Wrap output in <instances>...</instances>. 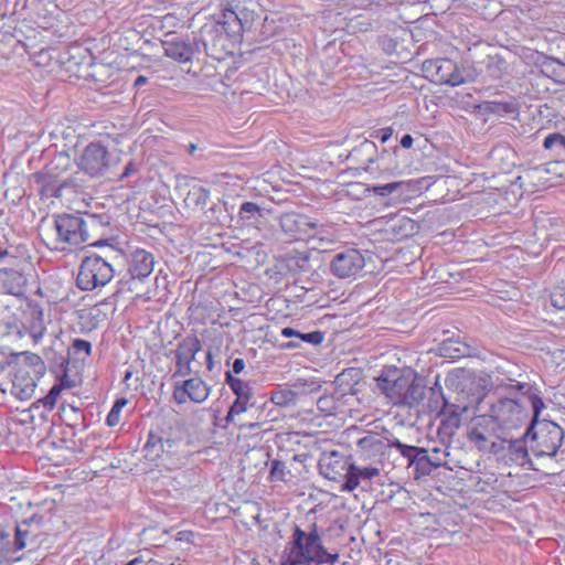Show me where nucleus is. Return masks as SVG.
I'll use <instances>...</instances> for the list:
<instances>
[{"mask_svg":"<svg viewBox=\"0 0 565 565\" xmlns=\"http://www.w3.org/2000/svg\"><path fill=\"white\" fill-rule=\"evenodd\" d=\"M129 290L134 291L138 289V284H142L148 278L154 266L153 255L142 248H136L129 252L127 255Z\"/></svg>","mask_w":565,"mask_h":565,"instance_id":"obj_11","label":"nucleus"},{"mask_svg":"<svg viewBox=\"0 0 565 565\" xmlns=\"http://www.w3.org/2000/svg\"><path fill=\"white\" fill-rule=\"evenodd\" d=\"M408 375L396 366H385L375 379L376 387L385 394L394 404L401 403L402 392Z\"/></svg>","mask_w":565,"mask_h":565,"instance_id":"obj_14","label":"nucleus"},{"mask_svg":"<svg viewBox=\"0 0 565 565\" xmlns=\"http://www.w3.org/2000/svg\"><path fill=\"white\" fill-rule=\"evenodd\" d=\"M476 349L460 339L449 338L444 340L439 347V355L446 359L459 360L461 358L471 356Z\"/></svg>","mask_w":565,"mask_h":565,"instance_id":"obj_27","label":"nucleus"},{"mask_svg":"<svg viewBox=\"0 0 565 565\" xmlns=\"http://www.w3.org/2000/svg\"><path fill=\"white\" fill-rule=\"evenodd\" d=\"M290 473L285 462L273 460L269 477L271 481H286V475Z\"/></svg>","mask_w":565,"mask_h":565,"instance_id":"obj_52","label":"nucleus"},{"mask_svg":"<svg viewBox=\"0 0 565 565\" xmlns=\"http://www.w3.org/2000/svg\"><path fill=\"white\" fill-rule=\"evenodd\" d=\"M137 171H138V166L134 161H129L126 164L122 173L120 174L119 180L128 178V177L135 174Z\"/></svg>","mask_w":565,"mask_h":565,"instance_id":"obj_59","label":"nucleus"},{"mask_svg":"<svg viewBox=\"0 0 565 565\" xmlns=\"http://www.w3.org/2000/svg\"><path fill=\"white\" fill-rule=\"evenodd\" d=\"M222 18L230 32H232V36L241 41L243 32L252 29L254 11L246 8H227L223 11Z\"/></svg>","mask_w":565,"mask_h":565,"instance_id":"obj_21","label":"nucleus"},{"mask_svg":"<svg viewBox=\"0 0 565 565\" xmlns=\"http://www.w3.org/2000/svg\"><path fill=\"white\" fill-rule=\"evenodd\" d=\"M375 156V142L371 140H364L351 150L349 159L360 164L366 172L375 173V168L373 167Z\"/></svg>","mask_w":565,"mask_h":565,"instance_id":"obj_23","label":"nucleus"},{"mask_svg":"<svg viewBox=\"0 0 565 565\" xmlns=\"http://www.w3.org/2000/svg\"><path fill=\"white\" fill-rule=\"evenodd\" d=\"M565 433L556 423L543 419L541 423L530 422L523 435L529 440L530 451L536 459L555 458L565 465Z\"/></svg>","mask_w":565,"mask_h":565,"instance_id":"obj_1","label":"nucleus"},{"mask_svg":"<svg viewBox=\"0 0 565 565\" xmlns=\"http://www.w3.org/2000/svg\"><path fill=\"white\" fill-rule=\"evenodd\" d=\"M188 200H190L195 206L203 207L210 200V191L202 186L193 188L188 194Z\"/></svg>","mask_w":565,"mask_h":565,"instance_id":"obj_51","label":"nucleus"},{"mask_svg":"<svg viewBox=\"0 0 565 565\" xmlns=\"http://www.w3.org/2000/svg\"><path fill=\"white\" fill-rule=\"evenodd\" d=\"M415 461V466L413 467V475L415 479L429 476L434 468H438L443 465V460L434 459L426 448H424V454H420L419 458Z\"/></svg>","mask_w":565,"mask_h":565,"instance_id":"obj_36","label":"nucleus"},{"mask_svg":"<svg viewBox=\"0 0 565 565\" xmlns=\"http://www.w3.org/2000/svg\"><path fill=\"white\" fill-rule=\"evenodd\" d=\"M46 359L49 360L50 367L54 370V372L63 373V377L61 379V384L53 385L47 394L42 397L39 402H41L45 408L53 409L57 397L60 396L62 388L71 387L67 379V370H68V360L62 354H57L55 351L51 350L45 353Z\"/></svg>","mask_w":565,"mask_h":565,"instance_id":"obj_16","label":"nucleus"},{"mask_svg":"<svg viewBox=\"0 0 565 565\" xmlns=\"http://www.w3.org/2000/svg\"><path fill=\"white\" fill-rule=\"evenodd\" d=\"M281 335L285 338H297L299 341L312 344V345H319L324 340V333L322 331L316 330L308 333H302L298 330H295L290 327H285L281 329Z\"/></svg>","mask_w":565,"mask_h":565,"instance_id":"obj_38","label":"nucleus"},{"mask_svg":"<svg viewBox=\"0 0 565 565\" xmlns=\"http://www.w3.org/2000/svg\"><path fill=\"white\" fill-rule=\"evenodd\" d=\"M551 306L565 313V285L556 286L550 295ZM565 323V316L562 317Z\"/></svg>","mask_w":565,"mask_h":565,"instance_id":"obj_47","label":"nucleus"},{"mask_svg":"<svg viewBox=\"0 0 565 565\" xmlns=\"http://www.w3.org/2000/svg\"><path fill=\"white\" fill-rule=\"evenodd\" d=\"M254 402H242V401H234L231 405L227 415L225 417L227 423H233L235 420L236 416L242 415L243 413H246L248 409L254 407Z\"/></svg>","mask_w":565,"mask_h":565,"instance_id":"obj_50","label":"nucleus"},{"mask_svg":"<svg viewBox=\"0 0 565 565\" xmlns=\"http://www.w3.org/2000/svg\"><path fill=\"white\" fill-rule=\"evenodd\" d=\"M328 551L322 545L317 524H311L307 533L296 526L290 542V552L282 565H319L323 564Z\"/></svg>","mask_w":565,"mask_h":565,"instance_id":"obj_3","label":"nucleus"},{"mask_svg":"<svg viewBox=\"0 0 565 565\" xmlns=\"http://www.w3.org/2000/svg\"><path fill=\"white\" fill-rule=\"evenodd\" d=\"M115 276L113 265L99 255L86 256L82 259L76 285L81 290L93 291L106 286Z\"/></svg>","mask_w":565,"mask_h":565,"instance_id":"obj_6","label":"nucleus"},{"mask_svg":"<svg viewBox=\"0 0 565 565\" xmlns=\"http://www.w3.org/2000/svg\"><path fill=\"white\" fill-rule=\"evenodd\" d=\"M543 147L546 150L554 151L557 156L565 153V135L553 132L544 138Z\"/></svg>","mask_w":565,"mask_h":565,"instance_id":"obj_43","label":"nucleus"},{"mask_svg":"<svg viewBox=\"0 0 565 565\" xmlns=\"http://www.w3.org/2000/svg\"><path fill=\"white\" fill-rule=\"evenodd\" d=\"M40 534V520L35 516L18 523L15 526V548L23 550L28 546L36 545L39 543L38 539Z\"/></svg>","mask_w":565,"mask_h":565,"instance_id":"obj_22","label":"nucleus"},{"mask_svg":"<svg viewBox=\"0 0 565 565\" xmlns=\"http://www.w3.org/2000/svg\"><path fill=\"white\" fill-rule=\"evenodd\" d=\"M11 553L10 533L0 529V565H2Z\"/></svg>","mask_w":565,"mask_h":565,"instance_id":"obj_53","label":"nucleus"},{"mask_svg":"<svg viewBox=\"0 0 565 565\" xmlns=\"http://www.w3.org/2000/svg\"><path fill=\"white\" fill-rule=\"evenodd\" d=\"M298 392L288 387H277L270 393V402L279 407L294 406L297 403Z\"/></svg>","mask_w":565,"mask_h":565,"instance_id":"obj_39","label":"nucleus"},{"mask_svg":"<svg viewBox=\"0 0 565 565\" xmlns=\"http://www.w3.org/2000/svg\"><path fill=\"white\" fill-rule=\"evenodd\" d=\"M172 396L177 404H184L186 401H190L189 392L183 382L175 383Z\"/></svg>","mask_w":565,"mask_h":565,"instance_id":"obj_55","label":"nucleus"},{"mask_svg":"<svg viewBox=\"0 0 565 565\" xmlns=\"http://www.w3.org/2000/svg\"><path fill=\"white\" fill-rule=\"evenodd\" d=\"M329 236L330 233L328 226L317 223V227L312 228L310 235L307 237L306 241L312 243L319 241L320 244L318 246H315V248H318L322 247L324 243H330L332 241Z\"/></svg>","mask_w":565,"mask_h":565,"instance_id":"obj_48","label":"nucleus"},{"mask_svg":"<svg viewBox=\"0 0 565 565\" xmlns=\"http://www.w3.org/2000/svg\"><path fill=\"white\" fill-rule=\"evenodd\" d=\"M281 231L294 239H307L312 228L317 227V222L309 216L289 212L284 213L279 218Z\"/></svg>","mask_w":565,"mask_h":565,"instance_id":"obj_17","label":"nucleus"},{"mask_svg":"<svg viewBox=\"0 0 565 565\" xmlns=\"http://www.w3.org/2000/svg\"><path fill=\"white\" fill-rule=\"evenodd\" d=\"M238 216L244 223L254 224L264 218V209L254 202L246 201L239 206Z\"/></svg>","mask_w":565,"mask_h":565,"instance_id":"obj_41","label":"nucleus"},{"mask_svg":"<svg viewBox=\"0 0 565 565\" xmlns=\"http://www.w3.org/2000/svg\"><path fill=\"white\" fill-rule=\"evenodd\" d=\"M92 353V343L84 339H75L72 345L68 348L66 356L67 359L73 355L78 360H85Z\"/></svg>","mask_w":565,"mask_h":565,"instance_id":"obj_44","label":"nucleus"},{"mask_svg":"<svg viewBox=\"0 0 565 565\" xmlns=\"http://www.w3.org/2000/svg\"><path fill=\"white\" fill-rule=\"evenodd\" d=\"M25 278L17 269H0V294L20 296L23 294Z\"/></svg>","mask_w":565,"mask_h":565,"instance_id":"obj_24","label":"nucleus"},{"mask_svg":"<svg viewBox=\"0 0 565 565\" xmlns=\"http://www.w3.org/2000/svg\"><path fill=\"white\" fill-rule=\"evenodd\" d=\"M497 425L490 414L476 417L467 429V438L479 450H484L489 440L494 436Z\"/></svg>","mask_w":565,"mask_h":565,"instance_id":"obj_18","label":"nucleus"},{"mask_svg":"<svg viewBox=\"0 0 565 565\" xmlns=\"http://www.w3.org/2000/svg\"><path fill=\"white\" fill-rule=\"evenodd\" d=\"M529 440H512L509 441L508 452L513 461H515L520 466H525L526 463H531L529 449L525 445Z\"/></svg>","mask_w":565,"mask_h":565,"instance_id":"obj_40","label":"nucleus"},{"mask_svg":"<svg viewBox=\"0 0 565 565\" xmlns=\"http://www.w3.org/2000/svg\"><path fill=\"white\" fill-rule=\"evenodd\" d=\"M473 381L468 377L455 379L448 376L446 379L447 387H456L457 396L455 401L444 396L443 411L448 415L449 423L456 427L460 424V415L482 399L481 392H473Z\"/></svg>","mask_w":565,"mask_h":565,"instance_id":"obj_5","label":"nucleus"},{"mask_svg":"<svg viewBox=\"0 0 565 565\" xmlns=\"http://www.w3.org/2000/svg\"><path fill=\"white\" fill-rule=\"evenodd\" d=\"M128 404L125 397L117 398L106 417V424L109 427H115L120 423V414L122 408Z\"/></svg>","mask_w":565,"mask_h":565,"instance_id":"obj_46","label":"nucleus"},{"mask_svg":"<svg viewBox=\"0 0 565 565\" xmlns=\"http://www.w3.org/2000/svg\"><path fill=\"white\" fill-rule=\"evenodd\" d=\"M479 108L484 114H493L500 117L515 115L519 110L516 99L511 96L502 99L484 100Z\"/></svg>","mask_w":565,"mask_h":565,"instance_id":"obj_31","label":"nucleus"},{"mask_svg":"<svg viewBox=\"0 0 565 565\" xmlns=\"http://www.w3.org/2000/svg\"><path fill=\"white\" fill-rule=\"evenodd\" d=\"M98 226L94 215L58 214L53 222L54 248L64 250L66 247H78L88 243L92 231Z\"/></svg>","mask_w":565,"mask_h":565,"instance_id":"obj_2","label":"nucleus"},{"mask_svg":"<svg viewBox=\"0 0 565 565\" xmlns=\"http://www.w3.org/2000/svg\"><path fill=\"white\" fill-rule=\"evenodd\" d=\"M393 135V129L391 127L380 129L375 132V137L381 140L382 143H385Z\"/></svg>","mask_w":565,"mask_h":565,"instance_id":"obj_60","label":"nucleus"},{"mask_svg":"<svg viewBox=\"0 0 565 565\" xmlns=\"http://www.w3.org/2000/svg\"><path fill=\"white\" fill-rule=\"evenodd\" d=\"M225 383L236 395L235 401L254 402L253 387L249 382L235 377L231 372L225 373Z\"/></svg>","mask_w":565,"mask_h":565,"instance_id":"obj_34","label":"nucleus"},{"mask_svg":"<svg viewBox=\"0 0 565 565\" xmlns=\"http://www.w3.org/2000/svg\"><path fill=\"white\" fill-rule=\"evenodd\" d=\"M414 139L409 134H406L401 139V146L403 148L409 149L413 146Z\"/></svg>","mask_w":565,"mask_h":565,"instance_id":"obj_64","label":"nucleus"},{"mask_svg":"<svg viewBox=\"0 0 565 565\" xmlns=\"http://www.w3.org/2000/svg\"><path fill=\"white\" fill-rule=\"evenodd\" d=\"M70 164V157L68 156H64V154H60L57 156L52 162H51V166L55 167L56 169L61 168L62 170H66V168L68 167Z\"/></svg>","mask_w":565,"mask_h":565,"instance_id":"obj_57","label":"nucleus"},{"mask_svg":"<svg viewBox=\"0 0 565 565\" xmlns=\"http://www.w3.org/2000/svg\"><path fill=\"white\" fill-rule=\"evenodd\" d=\"M163 446H164V454H172L174 451V447L177 445L174 439H171L169 437L163 436Z\"/></svg>","mask_w":565,"mask_h":565,"instance_id":"obj_62","label":"nucleus"},{"mask_svg":"<svg viewBox=\"0 0 565 565\" xmlns=\"http://www.w3.org/2000/svg\"><path fill=\"white\" fill-rule=\"evenodd\" d=\"M21 355L24 356V362L32 369L33 374L36 377L44 375L46 366L43 359L39 354L25 351L22 352Z\"/></svg>","mask_w":565,"mask_h":565,"instance_id":"obj_45","label":"nucleus"},{"mask_svg":"<svg viewBox=\"0 0 565 565\" xmlns=\"http://www.w3.org/2000/svg\"><path fill=\"white\" fill-rule=\"evenodd\" d=\"M51 322L50 317L46 318L44 310L39 305L29 306L24 315L23 327L30 335L34 344L40 343L47 330V323Z\"/></svg>","mask_w":565,"mask_h":565,"instance_id":"obj_20","label":"nucleus"},{"mask_svg":"<svg viewBox=\"0 0 565 565\" xmlns=\"http://www.w3.org/2000/svg\"><path fill=\"white\" fill-rule=\"evenodd\" d=\"M403 183L402 182H391L386 184H379L369 188V191H372L374 194L380 196H387L392 194L396 189H398Z\"/></svg>","mask_w":565,"mask_h":565,"instance_id":"obj_54","label":"nucleus"},{"mask_svg":"<svg viewBox=\"0 0 565 565\" xmlns=\"http://www.w3.org/2000/svg\"><path fill=\"white\" fill-rule=\"evenodd\" d=\"M510 388H515L522 393V399H524L525 406L530 405L532 407L533 416L530 422L541 423L540 415L545 408V403L542 397L536 393V390L529 383L524 382H515V384H509Z\"/></svg>","mask_w":565,"mask_h":565,"instance_id":"obj_25","label":"nucleus"},{"mask_svg":"<svg viewBox=\"0 0 565 565\" xmlns=\"http://www.w3.org/2000/svg\"><path fill=\"white\" fill-rule=\"evenodd\" d=\"M365 266L363 255L358 249H347L335 254L330 264L331 273L341 279L354 278Z\"/></svg>","mask_w":565,"mask_h":565,"instance_id":"obj_13","label":"nucleus"},{"mask_svg":"<svg viewBox=\"0 0 565 565\" xmlns=\"http://www.w3.org/2000/svg\"><path fill=\"white\" fill-rule=\"evenodd\" d=\"M201 349V341L195 335H188L178 343L177 349L171 351L174 354L177 367L172 379L184 377L192 373L191 363Z\"/></svg>","mask_w":565,"mask_h":565,"instance_id":"obj_12","label":"nucleus"},{"mask_svg":"<svg viewBox=\"0 0 565 565\" xmlns=\"http://www.w3.org/2000/svg\"><path fill=\"white\" fill-rule=\"evenodd\" d=\"M393 435L382 436L377 433H369L356 443V456L359 460L380 467L391 448H394Z\"/></svg>","mask_w":565,"mask_h":565,"instance_id":"obj_8","label":"nucleus"},{"mask_svg":"<svg viewBox=\"0 0 565 565\" xmlns=\"http://www.w3.org/2000/svg\"><path fill=\"white\" fill-rule=\"evenodd\" d=\"M154 564H156V562L152 558L145 561L142 558V556H139V557H135L134 559L129 561L125 565H154Z\"/></svg>","mask_w":565,"mask_h":565,"instance_id":"obj_63","label":"nucleus"},{"mask_svg":"<svg viewBox=\"0 0 565 565\" xmlns=\"http://www.w3.org/2000/svg\"><path fill=\"white\" fill-rule=\"evenodd\" d=\"M338 397L334 395H322L317 401V407L326 415H334L338 409Z\"/></svg>","mask_w":565,"mask_h":565,"instance_id":"obj_49","label":"nucleus"},{"mask_svg":"<svg viewBox=\"0 0 565 565\" xmlns=\"http://www.w3.org/2000/svg\"><path fill=\"white\" fill-rule=\"evenodd\" d=\"M359 375V371L355 370V369H348V370H344L343 372H341L337 377H335V382L342 386L343 384H349L348 380L349 377L350 379H353V376H358Z\"/></svg>","mask_w":565,"mask_h":565,"instance_id":"obj_56","label":"nucleus"},{"mask_svg":"<svg viewBox=\"0 0 565 565\" xmlns=\"http://www.w3.org/2000/svg\"><path fill=\"white\" fill-rule=\"evenodd\" d=\"M245 369V361L241 358L235 359L232 363V370L230 371L232 375L239 374Z\"/></svg>","mask_w":565,"mask_h":565,"instance_id":"obj_61","label":"nucleus"},{"mask_svg":"<svg viewBox=\"0 0 565 565\" xmlns=\"http://www.w3.org/2000/svg\"><path fill=\"white\" fill-rule=\"evenodd\" d=\"M401 403L408 407L418 405L425 397V386L415 377L408 375L402 392Z\"/></svg>","mask_w":565,"mask_h":565,"instance_id":"obj_32","label":"nucleus"},{"mask_svg":"<svg viewBox=\"0 0 565 565\" xmlns=\"http://www.w3.org/2000/svg\"><path fill=\"white\" fill-rule=\"evenodd\" d=\"M352 462L348 457L337 450L324 451L320 456L318 466L320 473L329 480H347Z\"/></svg>","mask_w":565,"mask_h":565,"instance_id":"obj_15","label":"nucleus"},{"mask_svg":"<svg viewBox=\"0 0 565 565\" xmlns=\"http://www.w3.org/2000/svg\"><path fill=\"white\" fill-rule=\"evenodd\" d=\"M36 388V382L33 376L23 374L22 372H19L15 374L12 385V394L21 399V401H28L30 399Z\"/></svg>","mask_w":565,"mask_h":565,"instance_id":"obj_33","label":"nucleus"},{"mask_svg":"<svg viewBox=\"0 0 565 565\" xmlns=\"http://www.w3.org/2000/svg\"><path fill=\"white\" fill-rule=\"evenodd\" d=\"M490 415L499 426L512 429L527 422L529 411L522 396L501 397L491 404Z\"/></svg>","mask_w":565,"mask_h":565,"instance_id":"obj_7","label":"nucleus"},{"mask_svg":"<svg viewBox=\"0 0 565 565\" xmlns=\"http://www.w3.org/2000/svg\"><path fill=\"white\" fill-rule=\"evenodd\" d=\"M392 443H394V449H396L401 456L406 459L408 468H413L416 462L415 460L419 458L420 454H424L423 447L403 444L398 438H394Z\"/></svg>","mask_w":565,"mask_h":565,"instance_id":"obj_42","label":"nucleus"},{"mask_svg":"<svg viewBox=\"0 0 565 565\" xmlns=\"http://www.w3.org/2000/svg\"><path fill=\"white\" fill-rule=\"evenodd\" d=\"M380 467L374 465H358L352 462L347 480L341 486V490L352 492L358 488H366L371 486V481L380 476Z\"/></svg>","mask_w":565,"mask_h":565,"instance_id":"obj_19","label":"nucleus"},{"mask_svg":"<svg viewBox=\"0 0 565 565\" xmlns=\"http://www.w3.org/2000/svg\"><path fill=\"white\" fill-rule=\"evenodd\" d=\"M310 259L311 257L309 252H301L298 249H291L281 257L286 269L294 275L310 271Z\"/></svg>","mask_w":565,"mask_h":565,"instance_id":"obj_30","label":"nucleus"},{"mask_svg":"<svg viewBox=\"0 0 565 565\" xmlns=\"http://www.w3.org/2000/svg\"><path fill=\"white\" fill-rule=\"evenodd\" d=\"M296 387L300 388V392L305 393V392H316L320 388V385L316 382H310V383H297L295 384Z\"/></svg>","mask_w":565,"mask_h":565,"instance_id":"obj_58","label":"nucleus"},{"mask_svg":"<svg viewBox=\"0 0 565 565\" xmlns=\"http://www.w3.org/2000/svg\"><path fill=\"white\" fill-rule=\"evenodd\" d=\"M190 396V401L196 404L205 402L211 393V386L200 377H191L183 381Z\"/></svg>","mask_w":565,"mask_h":565,"instance_id":"obj_35","label":"nucleus"},{"mask_svg":"<svg viewBox=\"0 0 565 565\" xmlns=\"http://www.w3.org/2000/svg\"><path fill=\"white\" fill-rule=\"evenodd\" d=\"M120 159L99 142H89L76 160L78 169L90 178H107L115 172Z\"/></svg>","mask_w":565,"mask_h":565,"instance_id":"obj_4","label":"nucleus"},{"mask_svg":"<svg viewBox=\"0 0 565 565\" xmlns=\"http://www.w3.org/2000/svg\"><path fill=\"white\" fill-rule=\"evenodd\" d=\"M398 147L393 151L383 149L381 153L376 150V156L373 161L375 168L374 174H396L401 172V167L397 161Z\"/></svg>","mask_w":565,"mask_h":565,"instance_id":"obj_28","label":"nucleus"},{"mask_svg":"<svg viewBox=\"0 0 565 565\" xmlns=\"http://www.w3.org/2000/svg\"><path fill=\"white\" fill-rule=\"evenodd\" d=\"M238 39L232 36V32L221 18L211 29L204 31L203 44L207 55L221 58L223 53L230 51L232 46L238 43Z\"/></svg>","mask_w":565,"mask_h":565,"instance_id":"obj_10","label":"nucleus"},{"mask_svg":"<svg viewBox=\"0 0 565 565\" xmlns=\"http://www.w3.org/2000/svg\"><path fill=\"white\" fill-rule=\"evenodd\" d=\"M163 435L149 433L148 440L143 446V457L147 460L154 461L164 454Z\"/></svg>","mask_w":565,"mask_h":565,"instance_id":"obj_37","label":"nucleus"},{"mask_svg":"<svg viewBox=\"0 0 565 565\" xmlns=\"http://www.w3.org/2000/svg\"><path fill=\"white\" fill-rule=\"evenodd\" d=\"M164 54L178 62H189L193 56V47L190 42L182 38H173L162 42Z\"/></svg>","mask_w":565,"mask_h":565,"instance_id":"obj_29","label":"nucleus"},{"mask_svg":"<svg viewBox=\"0 0 565 565\" xmlns=\"http://www.w3.org/2000/svg\"><path fill=\"white\" fill-rule=\"evenodd\" d=\"M425 77L435 84L458 86L465 83L457 64L449 58L426 60L422 65Z\"/></svg>","mask_w":565,"mask_h":565,"instance_id":"obj_9","label":"nucleus"},{"mask_svg":"<svg viewBox=\"0 0 565 565\" xmlns=\"http://www.w3.org/2000/svg\"><path fill=\"white\" fill-rule=\"evenodd\" d=\"M418 227V224L414 220L397 214L387 223L386 232L390 233L394 239L402 241L415 235Z\"/></svg>","mask_w":565,"mask_h":565,"instance_id":"obj_26","label":"nucleus"}]
</instances>
